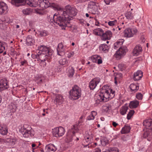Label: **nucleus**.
Here are the masks:
<instances>
[{"mask_svg":"<svg viewBox=\"0 0 152 152\" xmlns=\"http://www.w3.org/2000/svg\"><path fill=\"white\" fill-rule=\"evenodd\" d=\"M46 61H47V60L40 61V62L39 63L40 65L44 67H45L46 65Z\"/></svg>","mask_w":152,"mask_h":152,"instance_id":"48","label":"nucleus"},{"mask_svg":"<svg viewBox=\"0 0 152 152\" xmlns=\"http://www.w3.org/2000/svg\"><path fill=\"white\" fill-rule=\"evenodd\" d=\"M105 86H103L101 91V93L104 100L106 102L109 100V99L112 98L114 96V91L112 89L109 90L105 89Z\"/></svg>","mask_w":152,"mask_h":152,"instance_id":"5","label":"nucleus"},{"mask_svg":"<svg viewBox=\"0 0 152 152\" xmlns=\"http://www.w3.org/2000/svg\"><path fill=\"white\" fill-rule=\"evenodd\" d=\"M96 22H95V25L96 26H98V24H99V23L98 21H97V20L95 19Z\"/></svg>","mask_w":152,"mask_h":152,"instance_id":"62","label":"nucleus"},{"mask_svg":"<svg viewBox=\"0 0 152 152\" xmlns=\"http://www.w3.org/2000/svg\"><path fill=\"white\" fill-rule=\"evenodd\" d=\"M7 20H5L4 21V23H9L10 22L9 20H10L9 18H7Z\"/></svg>","mask_w":152,"mask_h":152,"instance_id":"60","label":"nucleus"},{"mask_svg":"<svg viewBox=\"0 0 152 152\" xmlns=\"http://www.w3.org/2000/svg\"><path fill=\"white\" fill-rule=\"evenodd\" d=\"M100 56L99 55H94L91 57V59L94 63H96L98 59H99Z\"/></svg>","mask_w":152,"mask_h":152,"instance_id":"41","label":"nucleus"},{"mask_svg":"<svg viewBox=\"0 0 152 152\" xmlns=\"http://www.w3.org/2000/svg\"><path fill=\"white\" fill-rule=\"evenodd\" d=\"M130 87L131 90L134 92H136L138 90L139 88L138 86L134 84H131L130 86Z\"/></svg>","mask_w":152,"mask_h":152,"instance_id":"35","label":"nucleus"},{"mask_svg":"<svg viewBox=\"0 0 152 152\" xmlns=\"http://www.w3.org/2000/svg\"><path fill=\"white\" fill-rule=\"evenodd\" d=\"M19 131L25 137L28 138L30 136L31 137L34 134V131L31 127L26 124H24L21 127Z\"/></svg>","mask_w":152,"mask_h":152,"instance_id":"4","label":"nucleus"},{"mask_svg":"<svg viewBox=\"0 0 152 152\" xmlns=\"http://www.w3.org/2000/svg\"><path fill=\"white\" fill-rule=\"evenodd\" d=\"M113 125L115 127H116L118 125V124L115 122H113Z\"/></svg>","mask_w":152,"mask_h":152,"instance_id":"59","label":"nucleus"},{"mask_svg":"<svg viewBox=\"0 0 152 152\" xmlns=\"http://www.w3.org/2000/svg\"><path fill=\"white\" fill-rule=\"evenodd\" d=\"M65 11H61V15H57L55 14L53 15H50L48 17V21L50 23L54 22L60 26H63L62 29L67 25V21L72 20L73 17L77 14V10L70 5L65 7Z\"/></svg>","mask_w":152,"mask_h":152,"instance_id":"1","label":"nucleus"},{"mask_svg":"<svg viewBox=\"0 0 152 152\" xmlns=\"http://www.w3.org/2000/svg\"><path fill=\"white\" fill-rule=\"evenodd\" d=\"M7 25L3 23H0V28L3 30H5L7 29Z\"/></svg>","mask_w":152,"mask_h":152,"instance_id":"47","label":"nucleus"},{"mask_svg":"<svg viewBox=\"0 0 152 152\" xmlns=\"http://www.w3.org/2000/svg\"><path fill=\"white\" fill-rule=\"evenodd\" d=\"M95 100H96V103L98 104L101 102H106V100H104L101 93L99 94H97L95 96Z\"/></svg>","mask_w":152,"mask_h":152,"instance_id":"20","label":"nucleus"},{"mask_svg":"<svg viewBox=\"0 0 152 152\" xmlns=\"http://www.w3.org/2000/svg\"><path fill=\"white\" fill-rule=\"evenodd\" d=\"M7 5L3 2H0V15L6 12L7 9Z\"/></svg>","mask_w":152,"mask_h":152,"instance_id":"16","label":"nucleus"},{"mask_svg":"<svg viewBox=\"0 0 152 152\" xmlns=\"http://www.w3.org/2000/svg\"><path fill=\"white\" fill-rule=\"evenodd\" d=\"M28 64V62L26 60H24L20 62V66H24L25 65Z\"/></svg>","mask_w":152,"mask_h":152,"instance_id":"53","label":"nucleus"},{"mask_svg":"<svg viewBox=\"0 0 152 152\" xmlns=\"http://www.w3.org/2000/svg\"><path fill=\"white\" fill-rule=\"evenodd\" d=\"M110 47L106 44L100 45L99 47L100 51L102 53H106L108 52Z\"/></svg>","mask_w":152,"mask_h":152,"instance_id":"17","label":"nucleus"},{"mask_svg":"<svg viewBox=\"0 0 152 152\" xmlns=\"http://www.w3.org/2000/svg\"><path fill=\"white\" fill-rule=\"evenodd\" d=\"M42 77L41 76H38L37 77V83H41L42 82Z\"/></svg>","mask_w":152,"mask_h":152,"instance_id":"50","label":"nucleus"},{"mask_svg":"<svg viewBox=\"0 0 152 152\" xmlns=\"http://www.w3.org/2000/svg\"><path fill=\"white\" fill-rule=\"evenodd\" d=\"M134 112V111L133 110H130L127 115V118L128 120H129L131 119L132 116L133 115Z\"/></svg>","mask_w":152,"mask_h":152,"instance_id":"43","label":"nucleus"},{"mask_svg":"<svg viewBox=\"0 0 152 152\" xmlns=\"http://www.w3.org/2000/svg\"><path fill=\"white\" fill-rule=\"evenodd\" d=\"M123 43L122 40L118 41L114 44V48L115 49L119 48L114 55V57L117 59H119L124 55L126 53L127 51V48L126 46H122Z\"/></svg>","mask_w":152,"mask_h":152,"instance_id":"2","label":"nucleus"},{"mask_svg":"<svg viewBox=\"0 0 152 152\" xmlns=\"http://www.w3.org/2000/svg\"><path fill=\"white\" fill-rule=\"evenodd\" d=\"M69 98L72 100H75L80 98L81 95L80 88L77 85L74 86L69 92Z\"/></svg>","mask_w":152,"mask_h":152,"instance_id":"3","label":"nucleus"},{"mask_svg":"<svg viewBox=\"0 0 152 152\" xmlns=\"http://www.w3.org/2000/svg\"><path fill=\"white\" fill-rule=\"evenodd\" d=\"M26 42V44L28 45H31L34 44L35 40L32 36L29 35L27 37Z\"/></svg>","mask_w":152,"mask_h":152,"instance_id":"19","label":"nucleus"},{"mask_svg":"<svg viewBox=\"0 0 152 152\" xmlns=\"http://www.w3.org/2000/svg\"><path fill=\"white\" fill-rule=\"evenodd\" d=\"M75 53L73 52H70L67 55V57L69 58L72 57L74 55Z\"/></svg>","mask_w":152,"mask_h":152,"instance_id":"52","label":"nucleus"},{"mask_svg":"<svg viewBox=\"0 0 152 152\" xmlns=\"http://www.w3.org/2000/svg\"><path fill=\"white\" fill-rule=\"evenodd\" d=\"M132 9H131V10L128 11L125 13V16L128 20H133L134 18V15L132 11Z\"/></svg>","mask_w":152,"mask_h":152,"instance_id":"23","label":"nucleus"},{"mask_svg":"<svg viewBox=\"0 0 152 152\" xmlns=\"http://www.w3.org/2000/svg\"><path fill=\"white\" fill-rule=\"evenodd\" d=\"M84 116L83 115H82L80 118V120L79 121V123H82L83 122V120L82 119L84 117Z\"/></svg>","mask_w":152,"mask_h":152,"instance_id":"58","label":"nucleus"},{"mask_svg":"<svg viewBox=\"0 0 152 152\" xmlns=\"http://www.w3.org/2000/svg\"><path fill=\"white\" fill-rule=\"evenodd\" d=\"M39 6L42 9H46L49 7L50 2L47 0H39Z\"/></svg>","mask_w":152,"mask_h":152,"instance_id":"13","label":"nucleus"},{"mask_svg":"<svg viewBox=\"0 0 152 152\" xmlns=\"http://www.w3.org/2000/svg\"><path fill=\"white\" fill-rule=\"evenodd\" d=\"M59 62L60 65H63L67 64L68 62L66 58H63L60 59Z\"/></svg>","mask_w":152,"mask_h":152,"instance_id":"39","label":"nucleus"},{"mask_svg":"<svg viewBox=\"0 0 152 152\" xmlns=\"http://www.w3.org/2000/svg\"><path fill=\"white\" fill-rule=\"evenodd\" d=\"M117 23V20L115 19L114 20L109 21L108 23V25L110 26H113Z\"/></svg>","mask_w":152,"mask_h":152,"instance_id":"44","label":"nucleus"},{"mask_svg":"<svg viewBox=\"0 0 152 152\" xmlns=\"http://www.w3.org/2000/svg\"><path fill=\"white\" fill-rule=\"evenodd\" d=\"M5 47H3V48H1L0 49V53H2L3 51L4 50H5Z\"/></svg>","mask_w":152,"mask_h":152,"instance_id":"61","label":"nucleus"},{"mask_svg":"<svg viewBox=\"0 0 152 152\" xmlns=\"http://www.w3.org/2000/svg\"><path fill=\"white\" fill-rule=\"evenodd\" d=\"M9 87L8 82L6 79L4 78L0 81V91L7 89Z\"/></svg>","mask_w":152,"mask_h":152,"instance_id":"11","label":"nucleus"},{"mask_svg":"<svg viewBox=\"0 0 152 152\" xmlns=\"http://www.w3.org/2000/svg\"><path fill=\"white\" fill-rule=\"evenodd\" d=\"M68 72L69 76L70 77H72L73 76L75 72L74 69L72 67H69Z\"/></svg>","mask_w":152,"mask_h":152,"instance_id":"37","label":"nucleus"},{"mask_svg":"<svg viewBox=\"0 0 152 152\" xmlns=\"http://www.w3.org/2000/svg\"><path fill=\"white\" fill-rule=\"evenodd\" d=\"M131 128L129 126H125L124 127L121 131L122 134H124L129 132L130 131Z\"/></svg>","mask_w":152,"mask_h":152,"instance_id":"32","label":"nucleus"},{"mask_svg":"<svg viewBox=\"0 0 152 152\" xmlns=\"http://www.w3.org/2000/svg\"><path fill=\"white\" fill-rule=\"evenodd\" d=\"M65 132L64 128L61 127H57L53 129L52 133L53 136L56 137L62 136Z\"/></svg>","mask_w":152,"mask_h":152,"instance_id":"7","label":"nucleus"},{"mask_svg":"<svg viewBox=\"0 0 152 152\" xmlns=\"http://www.w3.org/2000/svg\"><path fill=\"white\" fill-rule=\"evenodd\" d=\"M136 96L138 100H142L143 98V95L140 93H138L136 94Z\"/></svg>","mask_w":152,"mask_h":152,"instance_id":"45","label":"nucleus"},{"mask_svg":"<svg viewBox=\"0 0 152 152\" xmlns=\"http://www.w3.org/2000/svg\"><path fill=\"white\" fill-rule=\"evenodd\" d=\"M56 150V147L53 144H48L45 147V150L47 152L54 151Z\"/></svg>","mask_w":152,"mask_h":152,"instance_id":"21","label":"nucleus"},{"mask_svg":"<svg viewBox=\"0 0 152 152\" xmlns=\"http://www.w3.org/2000/svg\"><path fill=\"white\" fill-rule=\"evenodd\" d=\"M66 48V46H64L62 43H59L58 45L57 48V54L59 56H61L64 54Z\"/></svg>","mask_w":152,"mask_h":152,"instance_id":"10","label":"nucleus"},{"mask_svg":"<svg viewBox=\"0 0 152 152\" xmlns=\"http://www.w3.org/2000/svg\"><path fill=\"white\" fill-rule=\"evenodd\" d=\"M97 112L95 111H92L90 115L88 116L87 118V120L88 121L94 120L95 116L97 115Z\"/></svg>","mask_w":152,"mask_h":152,"instance_id":"29","label":"nucleus"},{"mask_svg":"<svg viewBox=\"0 0 152 152\" xmlns=\"http://www.w3.org/2000/svg\"><path fill=\"white\" fill-rule=\"evenodd\" d=\"M97 63L98 64H101L102 62V58L100 56L99 57V59H97Z\"/></svg>","mask_w":152,"mask_h":152,"instance_id":"55","label":"nucleus"},{"mask_svg":"<svg viewBox=\"0 0 152 152\" xmlns=\"http://www.w3.org/2000/svg\"><path fill=\"white\" fill-rule=\"evenodd\" d=\"M24 1L25 4H27L31 7L34 6V0H24Z\"/></svg>","mask_w":152,"mask_h":152,"instance_id":"38","label":"nucleus"},{"mask_svg":"<svg viewBox=\"0 0 152 152\" xmlns=\"http://www.w3.org/2000/svg\"><path fill=\"white\" fill-rule=\"evenodd\" d=\"M37 50L39 51V53L47 54L49 55H52V51L49 48L44 45L39 46Z\"/></svg>","mask_w":152,"mask_h":152,"instance_id":"8","label":"nucleus"},{"mask_svg":"<svg viewBox=\"0 0 152 152\" xmlns=\"http://www.w3.org/2000/svg\"><path fill=\"white\" fill-rule=\"evenodd\" d=\"M31 57L33 59L37 58L38 60V54H32L31 55Z\"/></svg>","mask_w":152,"mask_h":152,"instance_id":"51","label":"nucleus"},{"mask_svg":"<svg viewBox=\"0 0 152 152\" xmlns=\"http://www.w3.org/2000/svg\"><path fill=\"white\" fill-rule=\"evenodd\" d=\"M143 125L147 128L149 127L150 129H152V119L144 121L143 122Z\"/></svg>","mask_w":152,"mask_h":152,"instance_id":"24","label":"nucleus"},{"mask_svg":"<svg viewBox=\"0 0 152 152\" xmlns=\"http://www.w3.org/2000/svg\"><path fill=\"white\" fill-rule=\"evenodd\" d=\"M94 152H101V150L99 148H96ZM102 152H112L110 151L109 150H107L106 151H103Z\"/></svg>","mask_w":152,"mask_h":152,"instance_id":"54","label":"nucleus"},{"mask_svg":"<svg viewBox=\"0 0 152 152\" xmlns=\"http://www.w3.org/2000/svg\"><path fill=\"white\" fill-rule=\"evenodd\" d=\"M128 109L126 106H123L120 110V113L122 115H124L126 113V112Z\"/></svg>","mask_w":152,"mask_h":152,"instance_id":"34","label":"nucleus"},{"mask_svg":"<svg viewBox=\"0 0 152 152\" xmlns=\"http://www.w3.org/2000/svg\"><path fill=\"white\" fill-rule=\"evenodd\" d=\"M139 104L138 101L135 100L132 101L130 103L129 107L130 108H136Z\"/></svg>","mask_w":152,"mask_h":152,"instance_id":"28","label":"nucleus"},{"mask_svg":"<svg viewBox=\"0 0 152 152\" xmlns=\"http://www.w3.org/2000/svg\"><path fill=\"white\" fill-rule=\"evenodd\" d=\"M38 54V60L37 61H43L44 60H47V61H48L51 58L50 56L51 55H49L48 54L39 53Z\"/></svg>","mask_w":152,"mask_h":152,"instance_id":"14","label":"nucleus"},{"mask_svg":"<svg viewBox=\"0 0 152 152\" xmlns=\"http://www.w3.org/2000/svg\"><path fill=\"white\" fill-rule=\"evenodd\" d=\"M142 51V48L140 45H137L133 50V55L137 56L140 54Z\"/></svg>","mask_w":152,"mask_h":152,"instance_id":"15","label":"nucleus"},{"mask_svg":"<svg viewBox=\"0 0 152 152\" xmlns=\"http://www.w3.org/2000/svg\"><path fill=\"white\" fill-rule=\"evenodd\" d=\"M38 32L39 35H40V37L45 36H47V32L45 30L39 31Z\"/></svg>","mask_w":152,"mask_h":152,"instance_id":"42","label":"nucleus"},{"mask_svg":"<svg viewBox=\"0 0 152 152\" xmlns=\"http://www.w3.org/2000/svg\"><path fill=\"white\" fill-rule=\"evenodd\" d=\"M118 66L119 69L121 71L125 70L126 68L125 65L122 64H119Z\"/></svg>","mask_w":152,"mask_h":152,"instance_id":"46","label":"nucleus"},{"mask_svg":"<svg viewBox=\"0 0 152 152\" xmlns=\"http://www.w3.org/2000/svg\"><path fill=\"white\" fill-rule=\"evenodd\" d=\"M100 141L102 144L103 145H105L108 143V140L107 138L105 137H102L100 140Z\"/></svg>","mask_w":152,"mask_h":152,"instance_id":"36","label":"nucleus"},{"mask_svg":"<svg viewBox=\"0 0 152 152\" xmlns=\"http://www.w3.org/2000/svg\"><path fill=\"white\" fill-rule=\"evenodd\" d=\"M137 32L138 31L135 28L129 27L126 28L124 30V33L125 37L130 38L136 35Z\"/></svg>","mask_w":152,"mask_h":152,"instance_id":"6","label":"nucleus"},{"mask_svg":"<svg viewBox=\"0 0 152 152\" xmlns=\"http://www.w3.org/2000/svg\"><path fill=\"white\" fill-rule=\"evenodd\" d=\"M111 109V106L109 105H107L106 106L104 107V110L107 112L108 110H110Z\"/></svg>","mask_w":152,"mask_h":152,"instance_id":"49","label":"nucleus"},{"mask_svg":"<svg viewBox=\"0 0 152 152\" xmlns=\"http://www.w3.org/2000/svg\"><path fill=\"white\" fill-rule=\"evenodd\" d=\"M112 35V33L111 31H107L105 33H102L101 36L102 40L105 41L110 39Z\"/></svg>","mask_w":152,"mask_h":152,"instance_id":"12","label":"nucleus"},{"mask_svg":"<svg viewBox=\"0 0 152 152\" xmlns=\"http://www.w3.org/2000/svg\"><path fill=\"white\" fill-rule=\"evenodd\" d=\"M31 11L30 8H26L22 10L23 14L25 15H28L31 12Z\"/></svg>","mask_w":152,"mask_h":152,"instance_id":"40","label":"nucleus"},{"mask_svg":"<svg viewBox=\"0 0 152 152\" xmlns=\"http://www.w3.org/2000/svg\"><path fill=\"white\" fill-rule=\"evenodd\" d=\"M24 0H12L11 4L16 7H19L24 4Z\"/></svg>","mask_w":152,"mask_h":152,"instance_id":"22","label":"nucleus"},{"mask_svg":"<svg viewBox=\"0 0 152 152\" xmlns=\"http://www.w3.org/2000/svg\"><path fill=\"white\" fill-rule=\"evenodd\" d=\"M150 134H149L147 132H145L143 134V137L144 138H146Z\"/></svg>","mask_w":152,"mask_h":152,"instance_id":"56","label":"nucleus"},{"mask_svg":"<svg viewBox=\"0 0 152 152\" xmlns=\"http://www.w3.org/2000/svg\"><path fill=\"white\" fill-rule=\"evenodd\" d=\"M0 47L1 48H3V47H5L2 44H0Z\"/></svg>","mask_w":152,"mask_h":152,"instance_id":"64","label":"nucleus"},{"mask_svg":"<svg viewBox=\"0 0 152 152\" xmlns=\"http://www.w3.org/2000/svg\"><path fill=\"white\" fill-rule=\"evenodd\" d=\"M90 142H89L87 144V145H83V147H87V146H88V147L89 148V143H90Z\"/></svg>","mask_w":152,"mask_h":152,"instance_id":"63","label":"nucleus"},{"mask_svg":"<svg viewBox=\"0 0 152 152\" xmlns=\"http://www.w3.org/2000/svg\"><path fill=\"white\" fill-rule=\"evenodd\" d=\"M78 131V129L77 127L74 126L68 132V134L74 136L75 132H77Z\"/></svg>","mask_w":152,"mask_h":152,"instance_id":"27","label":"nucleus"},{"mask_svg":"<svg viewBox=\"0 0 152 152\" xmlns=\"http://www.w3.org/2000/svg\"><path fill=\"white\" fill-rule=\"evenodd\" d=\"M5 141L6 142L9 143L11 145H14L16 142V140L13 138H7L6 139Z\"/></svg>","mask_w":152,"mask_h":152,"instance_id":"30","label":"nucleus"},{"mask_svg":"<svg viewBox=\"0 0 152 152\" xmlns=\"http://www.w3.org/2000/svg\"><path fill=\"white\" fill-rule=\"evenodd\" d=\"M8 132L7 127L3 125L0 126V133L2 135H6Z\"/></svg>","mask_w":152,"mask_h":152,"instance_id":"25","label":"nucleus"},{"mask_svg":"<svg viewBox=\"0 0 152 152\" xmlns=\"http://www.w3.org/2000/svg\"><path fill=\"white\" fill-rule=\"evenodd\" d=\"M100 79L99 77L95 78L90 81L89 83V87L91 90H93L100 82Z\"/></svg>","mask_w":152,"mask_h":152,"instance_id":"9","label":"nucleus"},{"mask_svg":"<svg viewBox=\"0 0 152 152\" xmlns=\"http://www.w3.org/2000/svg\"><path fill=\"white\" fill-rule=\"evenodd\" d=\"M52 7L55 10L61 11L62 10V8L60 7L58 5L55 3H50L49 7Z\"/></svg>","mask_w":152,"mask_h":152,"instance_id":"26","label":"nucleus"},{"mask_svg":"<svg viewBox=\"0 0 152 152\" xmlns=\"http://www.w3.org/2000/svg\"><path fill=\"white\" fill-rule=\"evenodd\" d=\"M55 101L58 104H61L63 102L62 96L60 95H58L56 96Z\"/></svg>","mask_w":152,"mask_h":152,"instance_id":"33","label":"nucleus"},{"mask_svg":"<svg viewBox=\"0 0 152 152\" xmlns=\"http://www.w3.org/2000/svg\"><path fill=\"white\" fill-rule=\"evenodd\" d=\"M142 72L141 70H138L137 72L134 74V80L135 81L139 80L142 77Z\"/></svg>","mask_w":152,"mask_h":152,"instance_id":"18","label":"nucleus"},{"mask_svg":"<svg viewBox=\"0 0 152 152\" xmlns=\"http://www.w3.org/2000/svg\"><path fill=\"white\" fill-rule=\"evenodd\" d=\"M103 32V30L100 28L95 29L93 31L94 34L96 35L102 36Z\"/></svg>","mask_w":152,"mask_h":152,"instance_id":"31","label":"nucleus"},{"mask_svg":"<svg viewBox=\"0 0 152 152\" xmlns=\"http://www.w3.org/2000/svg\"><path fill=\"white\" fill-rule=\"evenodd\" d=\"M104 1L106 4L107 5L109 4L111 2V0H104Z\"/></svg>","mask_w":152,"mask_h":152,"instance_id":"57","label":"nucleus"}]
</instances>
